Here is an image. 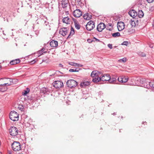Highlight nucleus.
Segmentation results:
<instances>
[{
    "label": "nucleus",
    "instance_id": "nucleus-1",
    "mask_svg": "<svg viewBox=\"0 0 154 154\" xmlns=\"http://www.w3.org/2000/svg\"><path fill=\"white\" fill-rule=\"evenodd\" d=\"M12 149L15 151H18L21 149V145L20 143L17 141L14 142L11 145Z\"/></svg>",
    "mask_w": 154,
    "mask_h": 154
},
{
    "label": "nucleus",
    "instance_id": "nucleus-2",
    "mask_svg": "<svg viewBox=\"0 0 154 154\" xmlns=\"http://www.w3.org/2000/svg\"><path fill=\"white\" fill-rule=\"evenodd\" d=\"M9 117L11 119L14 121H17L18 120L19 114L16 112L12 111L10 113Z\"/></svg>",
    "mask_w": 154,
    "mask_h": 154
},
{
    "label": "nucleus",
    "instance_id": "nucleus-3",
    "mask_svg": "<svg viewBox=\"0 0 154 154\" xmlns=\"http://www.w3.org/2000/svg\"><path fill=\"white\" fill-rule=\"evenodd\" d=\"M66 85L69 88H72L76 87L78 85V82L73 79L68 80L66 82Z\"/></svg>",
    "mask_w": 154,
    "mask_h": 154
},
{
    "label": "nucleus",
    "instance_id": "nucleus-4",
    "mask_svg": "<svg viewBox=\"0 0 154 154\" xmlns=\"http://www.w3.org/2000/svg\"><path fill=\"white\" fill-rule=\"evenodd\" d=\"M9 133L11 135L15 136L18 134L19 130L18 129L15 127H12L9 130Z\"/></svg>",
    "mask_w": 154,
    "mask_h": 154
},
{
    "label": "nucleus",
    "instance_id": "nucleus-5",
    "mask_svg": "<svg viewBox=\"0 0 154 154\" xmlns=\"http://www.w3.org/2000/svg\"><path fill=\"white\" fill-rule=\"evenodd\" d=\"M94 27V22L91 20H90L86 25V29L89 31L93 29Z\"/></svg>",
    "mask_w": 154,
    "mask_h": 154
},
{
    "label": "nucleus",
    "instance_id": "nucleus-6",
    "mask_svg": "<svg viewBox=\"0 0 154 154\" xmlns=\"http://www.w3.org/2000/svg\"><path fill=\"white\" fill-rule=\"evenodd\" d=\"M63 85V82L59 81H56L53 84V86L56 88H60Z\"/></svg>",
    "mask_w": 154,
    "mask_h": 154
},
{
    "label": "nucleus",
    "instance_id": "nucleus-7",
    "mask_svg": "<svg viewBox=\"0 0 154 154\" xmlns=\"http://www.w3.org/2000/svg\"><path fill=\"white\" fill-rule=\"evenodd\" d=\"M68 29L66 27L61 28L59 31V33L61 35L64 36L66 35L68 32Z\"/></svg>",
    "mask_w": 154,
    "mask_h": 154
},
{
    "label": "nucleus",
    "instance_id": "nucleus-8",
    "mask_svg": "<svg viewBox=\"0 0 154 154\" xmlns=\"http://www.w3.org/2000/svg\"><path fill=\"white\" fill-rule=\"evenodd\" d=\"M117 28L119 31H122L124 29L125 24L123 22L120 21L117 23Z\"/></svg>",
    "mask_w": 154,
    "mask_h": 154
},
{
    "label": "nucleus",
    "instance_id": "nucleus-9",
    "mask_svg": "<svg viewBox=\"0 0 154 154\" xmlns=\"http://www.w3.org/2000/svg\"><path fill=\"white\" fill-rule=\"evenodd\" d=\"M105 25L104 23H100L97 26V29L99 32H101L105 28Z\"/></svg>",
    "mask_w": 154,
    "mask_h": 154
},
{
    "label": "nucleus",
    "instance_id": "nucleus-10",
    "mask_svg": "<svg viewBox=\"0 0 154 154\" xmlns=\"http://www.w3.org/2000/svg\"><path fill=\"white\" fill-rule=\"evenodd\" d=\"M137 82L136 84L139 85L141 86L144 83V82L145 81V79L143 78H137Z\"/></svg>",
    "mask_w": 154,
    "mask_h": 154
},
{
    "label": "nucleus",
    "instance_id": "nucleus-11",
    "mask_svg": "<svg viewBox=\"0 0 154 154\" xmlns=\"http://www.w3.org/2000/svg\"><path fill=\"white\" fill-rule=\"evenodd\" d=\"M101 79L102 81H108L110 79V75L108 74H104L101 77Z\"/></svg>",
    "mask_w": 154,
    "mask_h": 154
},
{
    "label": "nucleus",
    "instance_id": "nucleus-12",
    "mask_svg": "<svg viewBox=\"0 0 154 154\" xmlns=\"http://www.w3.org/2000/svg\"><path fill=\"white\" fill-rule=\"evenodd\" d=\"M74 16L76 17H79L82 15V12L79 9L75 10L73 13Z\"/></svg>",
    "mask_w": 154,
    "mask_h": 154
},
{
    "label": "nucleus",
    "instance_id": "nucleus-13",
    "mask_svg": "<svg viewBox=\"0 0 154 154\" xmlns=\"http://www.w3.org/2000/svg\"><path fill=\"white\" fill-rule=\"evenodd\" d=\"M130 22V24L132 27H135L138 25V20H131Z\"/></svg>",
    "mask_w": 154,
    "mask_h": 154
},
{
    "label": "nucleus",
    "instance_id": "nucleus-14",
    "mask_svg": "<svg viewBox=\"0 0 154 154\" xmlns=\"http://www.w3.org/2000/svg\"><path fill=\"white\" fill-rule=\"evenodd\" d=\"M129 14L133 18H135L137 16V14L136 11L134 10H131L128 12Z\"/></svg>",
    "mask_w": 154,
    "mask_h": 154
},
{
    "label": "nucleus",
    "instance_id": "nucleus-15",
    "mask_svg": "<svg viewBox=\"0 0 154 154\" xmlns=\"http://www.w3.org/2000/svg\"><path fill=\"white\" fill-rule=\"evenodd\" d=\"M118 81L122 83H125L128 80V78L125 77H119L118 79Z\"/></svg>",
    "mask_w": 154,
    "mask_h": 154
},
{
    "label": "nucleus",
    "instance_id": "nucleus-16",
    "mask_svg": "<svg viewBox=\"0 0 154 154\" xmlns=\"http://www.w3.org/2000/svg\"><path fill=\"white\" fill-rule=\"evenodd\" d=\"M90 84V82H82L81 83L80 86L81 88H85L86 86L89 85Z\"/></svg>",
    "mask_w": 154,
    "mask_h": 154
},
{
    "label": "nucleus",
    "instance_id": "nucleus-17",
    "mask_svg": "<svg viewBox=\"0 0 154 154\" xmlns=\"http://www.w3.org/2000/svg\"><path fill=\"white\" fill-rule=\"evenodd\" d=\"M84 19H91L92 17V16L91 14L86 13L83 15Z\"/></svg>",
    "mask_w": 154,
    "mask_h": 154
},
{
    "label": "nucleus",
    "instance_id": "nucleus-18",
    "mask_svg": "<svg viewBox=\"0 0 154 154\" xmlns=\"http://www.w3.org/2000/svg\"><path fill=\"white\" fill-rule=\"evenodd\" d=\"M61 2L63 8H65L67 7L68 4V0H62Z\"/></svg>",
    "mask_w": 154,
    "mask_h": 154
},
{
    "label": "nucleus",
    "instance_id": "nucleus-19",
    "mask_svg": "<svg viewBox=\"0 0 154 154\" xmlns=\"http://www.w3.org/2000/svg\"><path fill=\"white\" fill-rule=\"evenodd\" d=\"M50 45L52 47H56L58 46V42L56 41L52 40L50 42Z\"/></svg>",
    "mask_w": 154,
    "mask_h": 154
},
{
    "label": "nucleus",
    "instance_id": "nucleus-20",
    "mask_svg": "<svg viewBox=\"0 0 154 154\" xmlns=\"http://www.w3.org/2000/svg\"><path fill=\"white\" fill-rule=\"evenodd\" d=\"M59 19H69V17L67 16H65V14L64 13L62 14H59Z\"/></svg>",
    "mask_w": 154,
    "mask_h": 154
},
{
    "label": "nucleus",
    "instance_id": "nucleus-21",
    "mask_svg": "<svg viewBox=\"0 0 154 154\" xmlns=\"http://www.w3.org/2000/svg\"><path fill=\"white\" fill-rule=\"evenodd\" d=\"M93 78L92 81L94 82L97 83L101 80V77H100L99 75Z\"/></svg>",
    "mask_w": 154,
    "mask_h": 154
},
{
    "label": "nucleus",
    "instance_id": "nucleus-22",
    "mask_svg": "<svg viewBox=\"0 0 154 154\" xmlns=\"http://www.w3.org/2000/svg\"><path fill=\"white\" fill-rule=\"evenodd\" d=\"M99 75V72L96 70L93 71L91 74V76L93 78Z\"/></svg>",
    "mask_w": 154,
    "mask_h": 154
},
{
    "label": "nucleus",
    "instance_id": "nucleus-23",
    "mask_svg": "<svg viewBox=\"0 0 154 154\" xmlns=\"http://www.w3.org/2000/svg\"><path fill=\"white\" fill-rule=\"evenodd\" d=\"M50 90L48 88H43L41 90V92L43 93L44 94H48V93L50 92Z\"/></svg>",
    "mask_w": 154,
    "mask_h": 154
},
{
    "label": "nucleus",
    "instance_id": "nucleus-24",
    "mask_svg": "<svg viewBox=\"0 0 154 154\" xmlns=\"http://www.w3.org/2000/svg\"><path fill=\"white\" fill-rule=\"evenodd\" d=\"M145 86L147 88H154V81H151L149 83V85H146Z\"/></svg>",
    "mask_w": 154,
    "mask_h": 154
},
{
    "label": "nucleus",
    "instance_id": "nucleus-25",
    "mask_svg": "<svg viewBox=\"0 0 154 154\" xmlns=\"http://www.w3.org/2000/svg\"><path fill=\"white\" fill-rule=\"evenodd\" d=\"M8 89V88L5 87L4 85H0V91L2 92H4L6 91Z\"/></svg>",
    "mask_w": 154,
    "mask_h": 154
},
{
    "label": "nucleus",
    "instance_id": "nucleus-26",
    "mask_svg": "<svg viewBox=\"0 0 154 154\" xmlns=\"http://www.w3.org/2000/svg\"><path fill=\"white\" fill-rule=\"evenodd\" d=\"M20 62V60L19 59H17L14 60H13L10 61V64L11 65H14L19 63Z\"/></svg>",
    "mask_w": 154,
    "mask_h": 154
},
{
    "label": "nucleus",
    "instance_id": "nucleus-27",
    "mask_svg": "<svg viewBox=\"0 0 154 154\" xmlns=\"http://www.w3.org/2000/svg\"><path fill=\"white\" fill-rule=\"evenodd\" d=\"M74 21L75 28L77 29H79L80 28V26L77 20H74Z\"/></svg>",
    "mask_w": 154,
    "mask_h": 154
},
{
    "label": "nucleus",
    "instance_id": "nucleus-28",
    "mask_svg": "<svg viewBox=\"0 0 154 154\" xmlns=\"http://www.w3.org/2000/svg\"><path fill=\"white\" fill-rule=\"evenodd\" d=\"M74 33L75 31L74 29L72 26H71V31L67 38H70V37L72 36L74 34Z\"/></svg>",
    "mask_w": 154,
    "mask_h": 154
},
{
    "label": "nucleus",
    "instance_id": "nucleus-29",
    "mask_svg": "<svg viewBox=\"0 0 154 154\" xmlns=\"http://www.w3.org/2000/svg\"><path fill=\"white\" fill-rule=\"evenodd\" d=\"M30 91V89L29 88H27L25 90L23 91L22 92V94L23 95H26L27 94L29 93Z\"/></svg>",
    "mask_w": 154,
    "mask_h": 154
},
{
    "label": "nucleus",
    "instance_id": "nucleus-30",
    "mask_svg": "<svg viewBox=\"0 0 154 154\" xmlns=\"http://www.w3.org/2000/svg\"><path fill=\"white\" fill-rule=\"evenodd\" d=\"M126 30L128 34L132 33L135 32V30L132 28L128 29Z\"/></svg>",
    "mask_w": 154,
    "mask_h": 154
},
{
    "label": "nucleus",
    "instance_id": "nucleus-31",
    "mask_svg": "<svg viewBox=\"0 0 154 154\" xmlns=\"http://www.w3.org/2000/svg\"><path fill=\"white\" fill-rule=\"evenodd\" d=\"M137 16L140 18H142L143 15L144 14L142 10H140L138 12Z\"/></svg>",
    "mask_w": 154,
    "mask_h": 154
},
{
    "label": "nucleus",
    "instance_id": "nucleus-32",
    "mask_svg": "<svg viewBox=\"0 0 154 154\" xmlns=\"http://www.w3.org/2000/svg\"><path fill=\"white\" fill-rule=\"evenodd\" d=\"M109 82L111 83H116L115 82L116 81V79L115 78H111L110 77V79L108 81Z\"/></svg>",
    "mask_w": 154,
    "mask_h": 154
},
{
    "label": "nucleus",
    "instance_id": "nucleus-33",
    "mask_svg": "<svg viewBox=\"0 0 154 154\" xmlns=\"http://www.w3.org/2000/svg\"><path fill=\"white\" fill-rule=\"evenodd\" d=\"M150 82H149L148 80L145 79V81H144L143 84L141 86L147 88V87L146 86H145L146 85H149V83Z\"/></svg>",
    "mask_w": 154,
    "mask_h": 154
},
{
    "label": "nucleus",
    "instance_id": "nucleus-34",
    "mask_svg": "<svg viewBox=\"0 0 154 154\" xmlns=\"http://www.w3.org/2000/svg\"><path fill=\"white\" fill-rule=\"evenodd\" d=\"M112 36L113 37H119L120 36V34L119 32H116L115 33H113L112 34Z\"/></svg>",
    "mask_w": 154,
    "mask_h": 154
},
{
    "label": "nucleus",
    "instance_id": "nucleus-35",
    "mask_svg": "<svg viewBox=\"0 0 154 154\" xmlns=\"http://www.w3.org/2000/svg\"><path fill=\"white\" fill-rule=\"evenodd\" d=\"M127 60V59L126 57H124L122 59H120L118 60V61L120 63H125Z\"/></svg>",
    "mask_w": 154,
    "mask_h": 154
},
{
    "label": "nucleus",
    "instance_id": "nucleus-36",
    "mask_svg": "<svg viewBox=\"0 0 154 154\" xmlns=\"http://www.w3.org/2000/svg\"><path fill=\"white\" fill-rule=\"evenodd\" d=\"M17 108L21 111H23V110L24 106L22 105L17 104Z\"/></svg>",
    "mask_w": 154,
    "mask_h": 154
},
{
    "label": "nucleus",
    "instance_id": "nucleus-37",
    "mask_svg": "<svg viewBox=\"0 0 154 154\" xmlns=\"http://www.w3.org/2000/svg\"><path fill=\"white\" fill-rule=\"evenodd\" d=\"M63 23H66V24H69L70 23V21L69 20H62Z\"/></svg>",
    "mask_w": 154,
    "mask_h": 154
},
{
    "label": "nucleus",
    "instance_id": "nucleus-38",
    "mask_svg": "<svg viewBox=\"0 0 154 154\" xmlns=\"http://www.w3.org/2000/svg\"><path fill=\"white\" fill-rule=\"evenodd\" d=\"M74 66L77 67H82L83 65L81 64L75 63Z\"/></svg>",
    "mask_w": 154,
    "mask_h": 154
},
{
    "label": "nucleus",
    "instance_id": "nucleus-39",
    "mask_svg": "<svg viewBox=\"0 0 154 154\" xmlns=\"http://www.w3.org/2000/svg\"><path fill=\"white\" fill-rule=\"evenodd\" d=\"M69 72H76L78 71V70H77L76 69H70L69 70Z\"/></svg>",
    "mask_w": 154,
    "mask_h": 154
},
{
    "label": "nucleus",
    "instance_id": "nucleus-40",
    "mask_svg": "<svg viewBox=\"0 0 154 154\" xmlns=\"http://www.w3.org/2000/svg\"><path fill=\"white\" fill-rule=\"evenodd\" d=\"M11 85V83H5L3 84H2V85H4L5 86V87H7L9 86H10Z\"/></svg>",
    "mask_w": 154,
    "mask_h": 154
},
{
    "label": "nucleus",
    "instance_id": "nucleus-41",
    "mask_svg": "<svg viewBox=\"0 0 154 154\" xmlns=\"http://www.w3.org/2000/svg\"><path fill=\"white\" fill-rule=\"evenodd\" d=\"M128 42L127 41H124L122 44V45H127L128 44Z\"/></svg>",
    "mask_w": 154,
    "mask_h": 154
},
{
    "label": "nucleus",
    "instance_id": "nucleus-42",
    "mask_svg": "<svg viewBox=\"0 0 154 154\" xmlns=\"http://www.w3.org/2000/svg\"><path fill=\"white\" fill-rule=\"evenodd\" d=\"M139 55L140 56H143V57H145L146 56V54L145 53H143V52L140 53Z\"/></svg>",
    "mask_w": 154,
    "mask_h": 154
},
{
    "label": "nucleus",
    "instance_id": "nucleus-43",
    "mask_svg": "<svg viewBox=\"0 0 154 154\" xmlns=\"http://www.w3.org/2000/svg\"><path fill=\"white\" fill-rule=\"evenodd\" d=\"M45 50V48H42L38 52H40L41 51H42L43 53H45L46 52V51H44Z\"/></svg>",
    "mask_w": 154,
    "mask_h": 154
},
{
    "label": "nucleus",
    "instance_id": "nucleus-44",
    "mask_svg": "<svg viewBox=\"0 0 154 154\" xmlns=\"http://www.w3.org/2000/svg\"><path fill=\"white\" fill-rule=\"evenodd\" d=\"M70 65L72 66H74L75 63H73L72 62H68V63Z\"/></svg>",
    "mask_w": 154,
    "mask_h": 154
},
{
    "label": "nucleus",
    "instance_id": "nucleus-45",
    "mask_svg": "<svg viewBox=\"0 0 154 154\" xmlns=\"http://www.w3.org/2000/svg\"><path fill=\"white\" fill-rule=\"evenodd\" d=\"M108 46L109 48L111 49H112V45L111 44H108Z\"/></svg>",
    "mask_w": 154,
    "mask_h": 154
},
{
    "label": "nucleus",
    "instance_id": "nucleus-46",
    "mask_svg": "<svg viewBox=\"0 0 154 154\" xmlns=\"http://www.w3.org/2000/svg\"><path fill=\"white\" fill-rule=\"evenodd\" d=\"M9 79V81L10 82V83H11V82H12V81H13V80H12V79H9L8 78H2L1 79H0H0Z\"/></svg>",
    "mask_w": 154,
    "mask_h": 154
},
{
    "label": "nucleus",
    "instance_id": "nucleus-47",
    "mask_svg": "<svg viewBox=\"0 0 154 154\" xmlns=\"http://www.w3.org/2000/svg\"><path fill=\"white\" fill-rule=\"evenodd\" d=\"M48 20H47L46 21H45V24L46 26H47L49 24V22L47 21Z\"/></svg>",
    "mask_w": 154,
    "mask_h": 154
},
{
    "label": "nucleus",
    "instance_id": "nucleus-48",
    "mask_svg": "<svg viewBox=\"0 0 154 154\" xmlns=\"http://www.w3.org/2000/svg\"><path fill=\"white\" fill-rule=\"evenodd\" d=\"M36 62V61L35 60H33L31 61L30 62V63L31 64H33L34 63Z\"/></svg>",
    "mask_w": 154,
    "mask_h": 154
},
{
    "label": "nucleus",
    "instance_id": "nucleus-49",
    "mask_svg": "<svg viewBox=\"0 0 154 154\" xmlns=\"http://www.w3.org/2000/svg\"><path fill=\"white\" fill-rule=\"evenodd\" d=\"M148 3H151L154 0H146Z\"/></svg>",
    "mask_w": 154,
    "mask_h": 154
},
{
    "label": "nucleus",
    "instance_id": "nucleus-50",
    "mask_svg": "<svg viewBox=\"0 0 154 154\" xmlns=\"http://www.w3.org/2000/svg\"><path fill=\"white\" fill-rule=\"evenodd\" d=\"M28 99L30 100H34V98L33 97H30V98L29 97Z\"/></svg>",
    "mask_w": 154,
    "mask_h": 154
},
{
    "label": "nucleus",
    "instance_id": "nucleus-51",
    "mask_svg": "<svg viewBox=\"0 0 154 154\" xmlns=\"http://www.w3.org/2000/svg\"><path fill=\"white\" fill-rule=\"evenodd\" d=\"M64 13L66 15H68L69 14V12L68 11H65Z\"/></svg>",
    "mask_w": 154,
    "mask_h": 154
},
{
    "label": "nucleus",
    "instance_id": "nucleus-52",
    "mask_svg": "<svg viewBox=\"0 0 154 154\" xmlns=\"http://www.w3.org/2000/svg\"><path fill=\"white\" fill-rule=\"evenodd\" d=\"M59 67H63V65L60 63L59 64Z\"/></svg>",
    "mask_w": 154,
    "mask_h": 154
},
{
    "label": "nucleus",
    "instance_id": "nucleus-53",
    "mask_svg": "<svg viewBox=\"0 0 154 154\" xmlns=\"http://www.w3.org/2000/svg\"><path fill=\"white\" fill-rule=\"evenodd\" d=\"M38 53L39 54H40V55H42V54H43L44 53L42 51H41V52H38Z\"/></svg>",
    "mask_w": 154,
    "mask_h": 154
},
{
    "label": "nucleus",
    "instance_id": "nucleus-54",
    "mask_svg": "<svg viewBox=\"0 0 154 154\" xmlns=\"http://www.w3.org/2000/svg\"><path fill=\"white\" fill-rule=\"evenodd\" d=\"M107 30H108L109 31H111L112 30V29L111 28H107Z\"/></svg>",
    "mask_w": 154,
    "mask_h": 154
},
{
    "label": "nucleus",
    "instance_id": "nucleus-55",
    "mask_svg": "<svg viewBox=\"0 0 154 154\" xmlns=\"http://www.w3.org/2000/svg\"><path fill=\"white\" fill-rule=\"evenodd\" d=\"M108 25L109 26H112V24L109 23Z\"/></svg>",
    "mask_w": 154,
    "mask_h": 154
},
{
    "label": "nucleus",
    "instance_id": "nucleus-56",
    "mask_svg": "<svg viewBox=\"0 0 154 154\" xmlns=\"http://www.w3.org/2000/svg\"><path fill=\"white\" fill-rule=\"evenodd\" d=\"M112 114L114 115H116V114L115 113H114Z\"/></svg>",
    "mask_w": 154,
    "mask_h": 154
},
{
    "label": "nucleus",
    "instance_id": "nucleus-57",
    "mask_svg": "<svg viewBox=\"0 0 154 154\" xmlns=\"http://www.w3.org/2000/svg\"><path fill=\"white\" fill-rule=\"evenodd\" d=\"M96 41H99V40L97 38H96Z\"/></svg>",
    "mask_w": 154,
    "mask_h": 154
},
{
    "label": "nucleus",
    "instance_id": "nucleus-58",
    "mask_svg": "<svg viewBox=\"0 0 154 154\" xmlns=\"http://www.w3.org/2000/svg\"><path fill=\"white\" fill-rule=\"evenodd\" d=\"M152 26H154V24H152Z\"/></svg>",
    "mask_w": 154,
    "mask_h": 154
},
{
    "label": "nucleus",
    "instance_id": "nucleus-59",
    "mask_svg": "<svg viewBox=\"0 0 154 154\" xmlns=\"http://www.w3.org/2000/svg\"><path fill=\"white\" fill-rule=\"evenodd\" d=\"M29 15L30 16H31V14H29Z\"/></svg>",
    "mask_w": 154,
    "mask_h": 154
},
{
    "label": "nucleus",
    "instance_id": "nucleus-60",
    "mask_svg": "<svg viewBox=\"0 0 154 154\" xmlns=\"http://www.w3.org/2000/svg\"><path fill=\"white\" fill-rule=\"evenodd\" d=\"M9 154H12L11 152H10V153H9Z\"/></svg>",
    "mask_w": 154,
    "mask_h": 154
},
{
    "label": "nucleus",
    "instance_id": "nucleus-61",
    "mask_svg": "<svg viewBox=\"0 0 154 154\" xmlns=\"http://www.w3.org/2000/svg\"><path fill=\"white\" fill-rule=\"evenodd\" d=\"M28 125H28V126H29V125H30V124H28Z\"/></svg>",
    "mask_w": 154,
    "mask_h": 154
},
{
    "label": "nucleus",
    "instance_id": "nucleus-62",
    "mask_svg": "<svg viewBox=\"0 0 154 154\" xmlns=\"http://www.w3.org/2000/svg\"><path fill=\"white\" fill-rule=\"evenodd\" d=\"M26 45L25 44V45H24V46H25Z\"/></svg>",
    "mask_w": 154,
    "mask_h": 154
},
{
    "label": "nucleus",
    "instance_id": "nucleus-63",
    "mask_svg": "<svg viewBox=\"0 0 154 154\" xmlns=\"http://www.w3.org/2000/svg\"><path fill=\"white\" fill-rule=\"evenodd\" d=\"M153 22H154V20H153Z\"/></svg>",
    "mask_w": 154,
    "mask_h": 154
}]
</instances>
